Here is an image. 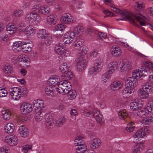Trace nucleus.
Wrapping results in <instances>:
<instances>
[{"instance_id":"3c124183","label":"nucleus","mask_w":153,"mask_h":153,"mask_svg":"<svg viewBox=\"0 0 153 153\" xmlns=\"http://www.w3.org/2000/svg\"><path fill=\"white\" fill-rule=\"evenodd\" d=\"M73 40L69 37V35H64V36L63 42L66 44H70L73 41Z\"/></svg>"},{"instance_id":"603ef678","label":"nucleus","mask_w":153,"mask_h":153,"mask_svg":"<svg viewBox=\"0 0 153 153\" xmlns=\"http://www.w3.org/2000/svg\"><path fill=\"white\" fill-rule=\"evenodd\" d=\"M19 92H16L14 93H10V95L11 97L15 96V97H13V98L17 100H19L21 97V94H19Z\"/></svg>"},{"instance_id":"bf43d9fd","label":"nucleus","mask_w":153,"mask_h":153,"mask_svg":"<svg viewBox=\"0 0 153 153\" xmlns=\"http://www.w3.org/2000/svg\"><path fill=\"white\" fill-rule=\"evenodd\" d=\"M85 147L82 148L81 147H78L76 150V153H85V151H86L87 146H85Z\"/></svg>"},{"instance_id":"e2e57ef3","label":"nucleus","mask_w":153,"mask_h":153,"mask_svg":"<svg viewBox=\"0 0 153 153\" xmlns=\"http://www.w3.org/2000/svg\"><path fill=\"white\" fill-rule=\"evenodd\" d=\"M57 92L61 94H64V92L67 93V91H66V90H65V88H59V87H56V88H55Z\"/></svg>"},{"instance_id":"a878e982","label":"nucleus","mask_w":153,"mask_h":153,"mask_svg":"<svg viewBox=\"0 0 153 153\" xmlns=\"http://www.w3.org/2000/svg\"><path fill=\"white\" fill-rule=\"evenodd\" d=\"M6 30L9 34L12 35L16 32L17 30V28L14 25H11L9 24L7 25Z\"/></svg>"},{"instance_id":"052dcab7","label":"nucleus","mask_w":153,"mask_h":153,"mask_svg":"<svg viewBox=\"0 0 153 153\" xmlns=\"http://www.w3.org/2000/svg\"><path fill=\"white\" fill-rule=\"evenodd\" d=\"M0 151L2 153H9L10 152L9 148L6 146H4L3 147L0 148Z\"/></svg>"},{"instance_id":"bb28decb","label":"nucleus","mask_w":153,"mask_h":153,"mask_svg":"<svg viewBox=\"0 0 153 153\" xmlns=\"http://www.w3.org/2000/svg\"><path fill=\"white\" fill-rule=\"evenodd\" d=\"M148 90H145L143 89H140L138 90V92L139 96L141 98L145 99L147 98L149 96Z\"/></svg>"},{"instance_id":"423d86ee","label":"nucleus","mask_w":153,"mask_h":153,"mask_svg":"<svg viewBox=\"0 0 153 153\" xmlns=\"http://www.w3.org/2000/svg\"><path fill=\"white\" fill-rule=\"evenodd\" d=\"M25 20L28 22L38 21L41 19V17L37 13H29L26 15Z\"/></svg>"},{"instance_id":"13d9d810","label":"nucleus","mask_w":153,"mask_h":153,"mask_svg":"<svg viewBox=\"0 0 153 153\" xmlns=\"http://www.w3.org/2000/svg\"><path fill=\"white\" fill-rule=\"evenodd\" d=\"M144 120L146 124H149L153 121V117L152 116H149L144 118Z\"/></svg>"},{"instance_id":"09e8293b","label":"nucleus","mask_w":153,"mask_h":153,"mask_svg":"<svg viewBox=\"0 0 153 153\" xmlns=\"http://www.w3.org/2000/svg\"><path fill=\"white\" fill-rule=\"evenodd\" d=\"M88 49V48H87ZM79 51V55H79L80 57L82 58L83 57V53L85 54L87 52V48L84 47H81L80 49H77Z\"/></svg>"},{"instance_id":"72a5a7b5","label":"nucleus","mask_w":153,"mask_h":153,"mask_svg":"<svg viewBox=\"0 0 153 153\" xmlns=\"http://www.w3.org/2000/svg\"><path fill=\"white\" fill-rule=\"evenodd\" d=\"M118 116L120 119L125 120L127 116V114L126 113V110H120L118 113Z\"/></svg>"},{"instance_id":"f03ea898","label":"nucleus","mask_w":153,"mask_h":153,"mask_svg":"<svg viewBox=\"0 0 153 153\" xmlns=\"http://www.w3.org/2000/svg\"><path fill=\"white\" fill-rule=\"evenodd\" d=\"M32 42L27 40L25 42H18L17 43H14L12 46L13 49L15 52L19 51L22 50V51L28 53L32 50L33 45Z\"/></svg>"},{"instance_id":"2eb2a0df","label":"nucleus","mask_w":153,"mask_h":153,"mask_svg":"<svg viewBox=\"0 0 153 153\" xmlns=\"http://www.w3.org/2000/svg\"><path fill=\"white\" fill-rule=\"evenodd\" d=\"M20 109L25 114L29 113L32 110V105L28 103H23L20 107Z\"/></svg>"},{"instance_id":"a18cd8bd","label":"nucleus","mask_w":153,"mask_h":153,"mask_svg":"<svg viewBox=\"0 0 153 153\" xmlns=\"http://www.w3.org/2000/svg\"><path fill=\"white\" fill-rule=\"evenodd\" d=\"M74 31L78 35H81L82 34L84 30L82 26H78L75 28Z\"/></svg>"},{"instance_id":"7ed1b4c3","label":"nucleus","mask_w":153,"mask_h":153,"mask_svg":"<svg viewBox=\"0 0 153 153\" xmlns=\"http://www.w3.org/2000/svg\"><path fill=\"white\" fill-rule=\"evenodd\" d=\"M111 10L117 13L120 14L123 17L121 19H119L117 20H124L126 21L128 20L131 23H132L135 25L137 26V25L135 23L134 19L129 15L130 13L127 10L124 9L123 10H121L120 9L114 7H111Z\"/></svg>"},{"instance_id":"6e6552de","label":"nucleus","mask_w":153,"mask_h":153,"mask_svg":"<svg viewBox=\"0 0 153 153\" xmlns=\"http://www.w3.org/2000/svg\"><path fill=\"white\" fill-rule=\"evenodd\" d=\"M32 104L35 112L42 111V110L44 106L43 101L42 100H35L33 102Z\"/></svg>"},{"instance_id":"6e6d98bb","label":"nucleus","mask_w":153,"mask_h":153,"mask_svg":"<svg viewBox=\"0 0 153 153\" xmlns=\"http://www.w3.org/2000/svg\"><path fill=\"white\" fill-rule=\"evenodd\" d=\"M110 76L109 74H108L107 72L104 74L102 77V81L104 82H106L107 80L109 79Z\"/></svg>"},{"instance_id":"2f4dec72","label":"nucleus","mask_w":153,"mask_h":153,"mask_svg":"<svg viewBox=\"0 0 153 153\" xmlns=\"http://www.w3.org/2000/svg\"><path fill=\"white\" fill-rule=\"evenodd\" d=\"M65 120L66 119L64 117H61L56 121L54 122V124L56 126L60 127L61 125L65 123Z\"/></svg>"},{"instance_id":"9b49d317","label":"nucleus","mask_w":153,"mask_h":153,"mask_svg":"<svg viewBox=\"0 0 153 153\" xmlns=\"http://www.w3.org/2000/svg\"><path fill=\"white\" fill-rule=\"evenodd\" d=\"M103 65L102 62V61L100 62H97L94 64V66L92 68H91L89 72L91 74H93L95 72H97L100 71L102 68Z\"/></svg>"},{"instance_id":"473e14b6","label":"nucleus","mask_w":153,"mask_h":153,"mask_svg":"<svg viewBox=\"0 0 153 153\" xmlns=\"http://www.w3.org/2000/svg\"><path fill=\"white\" fill-rule=\"evenodd\" d=\"M123 65L120 67V71L121 72L124 71H128L131 68L130 65L127 63L124 62Z\"/></svg>"},{"instance_id":"393cba45","label":"nucleus","mask_w":153,"mask_h":153,"mask_svg":"<svg viewBox=\"0 0 153 153\" xmlns=\"http://www.w3.org/2000/svg\"><path fill=\"white\" fill-rule=\"evenodd\" d=\"M132 91H134L133 90L126 87L122 90V93L124 97L128 98L130 97V95L132 93Z\"/></svg>"},{"instance_id":"c9c22d12","label":"nucleus","mask_w":153,"mask_h":153,"mask_svg":"<svg viewBox=\"0 0 153 153\" xmlns=\"http://www.w3.org/2000/svg\"><path fill=\"white\" fill-rule=\"evenodd\" d=\"M121 50L119 47H115L111 50V54L114 56H116L120 55Z\"/></svg>"},{"instance_id":"5fc2aeb1","label":"nucleus","mask_w":153,"mask_h":153,"mask_svg":"<svg viewBox=\"0 0 153 153\" xmlns=\"http://www.w3.org/2000/svg\"><path fill=\"white\" fill-rule=\"evenodd\" d=\"M41 5L40 4L34 5L33 6L32 8L33 11H35L36 13H39Z\"/></svg>"},{"instance_id":"0e129e2a","label":"nucleus","mask_w":153,"mask_h":153,"mask_svg":"<svg viewBox=\"0 0 153 153\" xmlns=\"http://www.w3.org/2000/svg\"><path fill=\"white\" fill-rule=\"evenodd\" d=\"M103 118V116L100 113V114H97L96 115V116L95 117L97 123H101L102 122V120Z\"/></svg>"},{"instance_id":"69168bd1","label":"nucleus","mask_w":153,"mask_h":153,"mask_svg":"<svg viewBox=\"0 0 153 153\" xmlns=\"http://www.w3.org/2000/svg\"><path fill=\"white\" fill-rule=\"evenodd\" d=\"M144 65L149 68L153 70V64H152L151 62L148 61H145L144 62Z\"/></svg>"},{"instance_id":"20e7f679","label":"nucleus","mask_w":153,"mask_h":153,"mask_svg":"<svg viewBox=\"0 0 153 153\" xmlns=\"http://www.w3.org/2000/svg\"><path fill=\"white\" fill-rule=\"evenodd\" d=\"M59 69L62 73V79L70 80L73 76L71 72L69 71L65 63H64L62 65H61Z\"/></svg>"},{"instance_id":"1a4fd4ad","label":"nucleus","mask_w":153,"mask_h":153,"mask_svg":"<svg viewBox=\"0 0 153 153\" xmlns=\"http://www.w3.org/2000/svg\"><path fill=\"white\" fill-rule=\"evenodd\" d=\"M18 60L20 65L27 67L30 62V59L25 54H22L18 57Z\"/></svg>"},{"instance_id":"6ab92c4d","label":"nucleus","mask_w":153,"mask_h":153,"mask_svg":"<svg viewBox=\"0 0 153 153\" xmlns=\"http://www.w3.org/2000/svg\"><path fill=\"white\" fill-rule=\"evenodd\" d=\"M141 73V70H136L132 72V76L134 78H135L136 79H140L139 80L140 82H142L145 79H143L142 77V75L143 74Z\"/></svg>"},{"instance_id":"cd10ccee","label":"nucleus","mask_w":153,"mask_h":153,"mask_svg":"<svg viewBox=\"0 0 153 153\" xmlns=\"http://www.w3.org/2000/svg\"><path fill=\"white\" fill-rule=\"evenodd\" d=\"M144 129L143 128L141 129L140 130L137 131L136 133L134 135V137L135 138H139L141 137L143 138V137L145 136L146 134L143 131Z\"/></svg>"},{"instance_id":"a19ab883","label":"nucleus","mask_w":153,"mask_h":153,"mask_svg":"<svg viewBox=\"0 0 153 153\" xmlns=\"http://www.w3.org/2000/svg\"><path fill=\"white\" fill-rule=\"evenodd\" d=\"M39 13L44 15H46L50 13V10L49 7H45L44 6H41Z\"/></svg>"},{"instance_id":"39448f33","label":"nucleus","mask_w":153,"mask_h":153,"mask_svg":"<svg viewBox=\"0 0 153 153\" xmlns=\"http://www.w3.org/2000/svg\"><path fill=\"white\" fill-rule=\"evenodd\" d=\"M144 109L145 111L140 109H138L137 111L136 112L138 117H142L143 116L145 115V113L150 112L153 114V102L147 103Z\"/></svg>"},{"instance_id":"ea45409f","label":"nucleus","mask_w":153,"mask_h":153,"mask_svg":"<svg viewBox=\"0 0 153 153\" xmlns=\"http://www.w3.org/2000/svg\"><path fill=\"white\" fill-rule=\"evenodd\" d=\"M3 70L5 74L12 73L13 72V68L8 65H5L4 66Z\"/></svg>"},{"instance_id":"412c9836","label":"nucleus","mask_w":153,"mask_h":153,"mask_svg":"<svg viewBox=\"0 0 153 153\" xmlns=\"http://www.w3.org/2000/svg\"><path fill=\"white\" fill-rule=\"evenodd\" d=\"M15 129L14 125L11 123L7 124L4 126V131L7 133H11L13 132Z\"/></svg>"},{"instance_id":"0eeeda50","label":"nucleus","mask_w":153,"mask_h":153,"mask_svg":"<svg viewBox=\"0 0 153 153\" xmlns=\"http://www.w3.org/2000/svg\"><path fill=\"white\" fill-rule=\"evenodd\" d=\"M137 83V79L134 78L133 77H130L126 81L125 86L126 87H127L130 89L133 90L134 87H136Z\"/></svg>"},{"instance_id":"338daca9","label":"nucleus","mask_w":153,"mask_h":153,"mask_svg":"<svg viewBox=\"0 0 153 153\" xmlns=\"http://www.w3.org/2000/svg\"><path fill=\"white\" fill-rule=\"evenodd\" d=\"M96 33L98 34V37L102 39H105L106 36V35L105 33L100 32L98 31Z\"/></svg>"},{"instance_id":"a211bd4d","label":"nucleus","mask_w":153,"mask_h":153,"mask_svg":"<svg viewBox=\"0 0 153 153\" xmlns=\"http://www.w3.org/2000/svg\"><path fill=\"white\" fill-rule=\"evenodd\" d=\"M84 115L85 116L90 117L91 118H93L96 116L97 114H100V112L97 110L94 109L92 111H87L84 112Z\"/></svg>"},{"instance_id":"e433bc0d","label":"nucleus","mask_w":153,"mask_h":153,"mask_svg":"<svg viewBox=\"0 0 153 153\" xmlns=\"http://www.w3.org/2000/svg\"><path fill=\"white\" fill-rule=\"evenodd\" d=\"M74 144L76 146L83 145L85 143V142L81 136H78L76 137L75 140Z\"/></svg>"},{"instance_id":"dca6fc26","label":"nucleus","mask_w":153,"mask_h":153,"mask_svg":"<svg viewBox=\"0 0 153 153\" xmlns=\"http://www.w3.org/2000/svg\"><path fill=\"white\" fill-rule=\"evenodd\" d=\"M118 65L117 63L116 62H110L107 67V70L108 74H110L114 73V68H117Z\"/></svg>"},{"instance_id":"680f3d73","label":"nucleus","mask_w":153,"mask_h":153,"mask_svg":"<svg viewBox=\"0 0 153 153\" xmlns=\"http://www.w3.org/2000/svg\"><path fill=\"white\" fill-rule=\"evenodd\" d=\"M143 3L142 2H137L135 6V9H136L137 10H141L143 8Z\"/></svg>"},{"instance_id":"c85d7f7f","label":"nucleus","mask_w":153,"mask_h":153,"mask_svg":"<svg viewBox=\"0 0 153 153\" xmlns=\"http://www.w3.org/2000/svg\"><path fill=\"white\" fill-rule=\"evenodd\" d=\"M100 145V140L99 139H95L92 140V143L90 144V146L91 148L94 149L97 148Z\"/></svg>"},{"instance_id":"49530a36","label":"nucleus","mask_w":153,"mask_h":153,"mask_svg":"<svg viewBox=\"0 0 153 153\" xmlns=\"http://www.w3.org/2000/svg\"><path fill=\"white\" fill-rule=\"evenodd\" d=\"M24 12L22 10H16L13 13V16L19 17L23 15Z\"/></svg>"},{"instance_id":"37998d69","label":"nucleus","mask_w":153,"mask_h":153,"mask_svg":"<svg viewBox=\"0 0 153 153\" xmlns=\"http://www.w3.org/2000/svg\"><path fill=\"white\" fill-rule=\"evenodd\" d=\"M43 39L45 40V44L47 45H51L53 41L51 36L49 34Z\"/></svg>"},{"instance_id":"9d476101","label":"nucleus","mask_w":153,"mask_h":153,"mask_svg":"<svg viewBox=\"0 0 153 153\" xmlns=\"http://www.w3.org/2000/svg\"><path fill=\"white\" fill-rule=\"evenodd\" d=\"M5 141L8 144L13 146L18 143V139L15 135H12L6 137L5 139Z\"/></svg>"},{"instance_id":"58836bf2","label":"nucleus","mask_w":153,"mask_h":153,"mask_svg":"<svg viewBox=\"0 0 153 153\" xmlns=\"http://www.w3.org/2000/svg\"><path fill=\"white\" fill-rule=\"evenodd\" d=\"M143 143H140L137 144L134 148L133 151L134 153H139L143 148Z\"/></svg>"},{"instance_id":"4be33fe9","label":"nucleus","mask_w":153,"mask_h":153,"mask_svg":"<svg viewBox=\"0 0 153 153\" xmlns=\"http://www.w3.org/2000/svg\"><path fill=\"white\" fill-rule=\"evenodd\" d=\"M86 61L84 59H81L77 63L76 66L77 71L81 72L83 70L86 65Z\"/></svg>"},{"instance_id":"4c0bfd02","label":"nucleus","mask_w":153,"mask_h":153,"mask_svg":"<svg viewBox=\"0 0 153 153\" xmlns=\"http://www.w3.org/2000/svg\"><path fill=\"white\" fill-rule=\"evenodd\" d=\"M83 41H81L80 39H77L76 42L74 45V48L75 49H80L81 47L83 46Z\"/></svg>"},{"instance_id":"7c9ffc66","label":"nucleus","mask_w":153,"mask_h":153,"mask_svg":"<svg viewBox=\"0 0 153 153\" xmlns=\"http://www.w3.org/2000/svg\"><path fill=\"white\" fill-rule=\"evenodd\" d=\"M48 34L47 33L46 30L44 29L39 30L37 33L38 37L41 39H43Z\"/></svg>"},{"instance_id":"f3484780","label":"nucleus","mask_w":153,"mask_h":153,"mask_svg":"<svg viewBox=\"0 0 153 153\" xmlns=\"http://www.w3.org/2000/svg\"><path fill=\"white\" fill-rule=\"evenodd\" d=\"M19 131L20 134L23 137H25L28 135L29 131L28 129L24 126H20Z\"/></svg>"},{"instance_id":"864d4df0","label":"nucleus","mask_w":153,"mask_h":153,"mask_svg":"<svg viewBox=\"0 0 153 153\" xmlns=\"http://www.w3.org/2000/svg\"><path fill=\"white\" fill-rule=\"evenodd\" d=\"M7 91L5 89L0 87V97H4L6 96Z\"/></svg>"},{"instance_id":"4468645a","label":"nucleus","mask_w":153,"mask_h":153,"mask_svg":"<svg viewBox=\"0 0 153 153\" xmlns=\"http://www.w3.org/2000/svg\"><path fill=\"white\" fill-rule=\"evenodd\" d=\"M146 81L145 79L141 82L143 84L142 89L145 90H148L151 92L153 91V85L151 83L146 82Z\"/></svg>"},{"instance_id":"f704fd0d","label":"nucleus","mask_w":153,"mask_h":153,"mask_svg":"<svg viewBox=\"0 0 153 153\" xmlns=\"http://www.w3.org/2000/svg\"><path fill=\"white\" fill-rule=\"evenodd\" d=\"M36 115L34 119L36 121L38 122H40L43 118V114L42 111H39L37 112H35Z\"/></svg>"},{"instance_id":"79ce46f5","label":"nucleus","mask_w":153,"mask_h":153,"mask_svg":"<svg viewBox=\"0 0 153 153\" xmlns=\"http://www.w3.org/2000/svg\"><path fill=\"white\" fill-rule=\"evenodd\" d=\"M130 14L137 21L140 22V23L141 26H145L146 25L145 23L143 21H140V20H142L143 21L145 20V19L141 17V16H137L134 14H130Z\"/></svg>"},{"instance_id":"c03bdc74","label":"nucleus","mask_w":153,"mask_h":153,"mask_svg":"<svg viewBox=\"0 0 153 153\" xmlns=\"http://www.w3.org/2000/svg\"><path fill=\"white\" fill-rule=\"evenodd\" d=\"M68 97L71 100L74 99L76 96L77 93L76 91L74 90H71L68 92Z\"/></svg>"},{"instance_id":"aec40b11","label":"nucleus","mask_w":153,"mask_h":153,"mask_svg":"<svg viewBox=\"0 0 153 153\" xmlns=\"http://www.w3.org/2000/svg\"><path fill=\"white\" fill-rule=\"evenodd\" d=\"M123 85V83L120 81L114 82L111 84L110 88L111 90L115 91L120 89Z\"/></svg>"},{"instance_id":"f257e3e1","label":"nucleus","mask_w":153,"mask_h":153,"mask_svg":"<svg viewBox=\"0 0 153 153\" xmlns=\"http://www.w3.org/2000/svg\"><path fill=\"white\" fill-rule=\"evenodd\" d=\"M59 81V77L57 76H52L48 79L47 84L49 86L45 89V94L48 96L52 97L56 95L55 90L53 88V87H56L60 83Z\"/></svg>"},{"instance_id":"b1692460","label":"nucleus","mask_w":153,"mask_h":153,"mask_svg":"<svg viewBox=\"0 0 153 153\" xmlns=\"http://www.w3.org/2000/svg\"><path fill=\"white\" fill-rule=\"evenodd\" d=\"M62 45L59 43V44L56 45L55 46L54 51L58 54L62 55L65 52V49L63 48Z\"/></svg>"},{"instance_id":"de8ad7c7","label":"nucleus","mask_w":153,"mask_h":153,"mask_svg":"<svg viewBox=\"0 0 153 153\" xmlns=\"http://www.w3.org/2000/svg\"><path fill=\"white\" fill-rule=\"evenodd\" d=\"M134 123L133 122L129 123L128 125H127L126 130L128 132H132L134 128V126H133Z\"/></svg>"},{"instance_id":"c756f323","label":"nucleus","mask_w":153,"mask_h":153,"mask_svg":"<svg viewBox=\"0 0 153 153\" xmlns=\"http://www.w3.org/2000/svg\"><path fill=\"white\" fill-rule=\"evenodd\" d=\"M47 20L49 24L54 25L56 23L57 19L55 16H54L53 15H51L48 16Z\"/></svg>"},{"instance_id":"774afa93","label":"nucleus","mask_w":153,"mask_h":153,"mask_svg":"<svg viewBox=\"0 0 153 153\" xmlns=\"http://www.w3.org/2000/svg\"><path fill=\"white\" fill-rule=\"evenodd\" d=\"M31 148V147L30 146L28 145H25L24 146L22 150L25 153H26L29 150H30Z\"/></svg>"},{"instance_id":"8fccbe9b","label":"nucleus","mask_w":153,"mask_h":153,"mask_svg":"<svg viewBox=\"0 0 153 153\" xmlns=\"http://www.w3.org/2000/svg\"><path fill=\"white\" fill-rule=\"evenodd\" d=\"M2 114L4 119L6 120H8L10 118V112L4 110L2 111Z\"/></svg>"},{"instance_id":"4d7b16f0","label":"nucleus","mask_w":153,"mask_h":153,"mask_svg":"<svg viewBox=\"0 0 153 153\" xmlns=\"http://www.w3.org/2000/svg\"><path fill=\"white\" fill-rule=\"evenodd\" d=\"M65 29V27L62 24H58L55 27V30L56 31L59 30L62 31Z\"/></svg>"},{"instance_id":"ddd939ff","label":"nucleus","mask_w":153,"mask_h":153,"mask_svg":"<svg viewBox=\"0 0 153 153\" xmlns=\"http://www.w3.org/2000/svg\"><path fill=\"white\" fill-rule=\"evenodd\" d=\"M144 104L143 101H140L137 102L132 101L130 104V106L131 110L133 111L138 110L139 108H141Z\"/></svg>"},{"instance_id":"5701e85b","label":"nucleus","mask_w":153,"mask_h":153,"mask_svg":"<svg viewBox=\"0 0 153 153\" xmlns=\"http://www.w3.org/2000/svg\"><path fill=\"white\" fill-rule=\"evenodd\" d=\"M35 33V30L33 27V26L30 25L29 27H27L24 30L25 34L27 36H32Z\"/></svg>"},{"instance_id":"f8f14e48","label":"nucleus","mask_w":153,"mask_h":153,"mask_svg":"<svg viewBox=\"0 0 153 153\" xmlns=\"http://www.w3.org/2000/svg\"><path fill=\"white\" fill-rule=\"evenodd\" d=\"M45 118L46 126L48 127L52 126V127H53V125L54 124V122L53 121V119L51 114H46L45 116Z\"/></svg>"}]
</instances>
